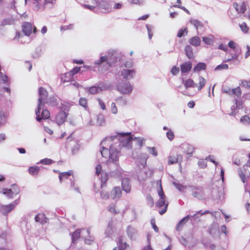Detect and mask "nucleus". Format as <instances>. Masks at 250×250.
I'll use <instances>...</instances> for the list:
<instances>
[{"instance_id": "13", "label": "nucleus", "mask_w": 250, "mask_h": 250, "mask_svg": "<svg viewBox=\"0 0 250 250\" xmlns=\"http://www.w3.org/2000/svg\"><path fill=\"white\" fill-rule=\"evenodd\" d=\"M183 159L182 155L179 154H172L168 157V164L169 165L181 162Z\"/></svg>"}, {"instance_id": "40", "label": "nucleus", "mask_w": 250, "mask_h": 250, "mask_svg": "<svg viewBox=\"0 0 250 250\" xmlns=\"http://www.w3.org/2000/svg\"><path fill=\"white\" fill-rule=\"evenodd\" d=\"M53 163H54V161L49 158H44L40 161V163L44 165H50Z\"/></svg>"}, {"instance_id": "32", "label": "nucleus", "mask_w": 250, "mask_h": 250, "mask_svg": "<svg viewBox=\"0 0 250 250\" xmlns=\"http://www.w3.org/2000/svg\"><path fill=\"white\" fill-rule=\"evenodd\" d=\"M39 171V167L36 166L30 167L28 169L29 173L32 175H37Z\"/></svg>"}, {"instance_id": "54", "label": "nucleus", "mask_w": 250, "mask_h": 250, "mask_svg": "<svg viewBox=\"0 0 250 250\" xmlns=\"http://www.w3.org/2000/svg\"><path fill=\"white\" fill-rule=\"evenodd\" d=\"M229 68V66L227 64H222L218 65L216 68L215 70H221V69H227Z\"/></svg>"}, {"instance_id": "34", "label": "nucleus", "mask_w": 250, "mask_h": 250, "mask_svg": "<svg viewBox=\"0 0 250 250\" xmlns=\"http://www.w3.org/2000/svg\"><path fill=\"white\" fill-rule=\"evenodd\" d=\"M136 232L135 229L131 226H129L126 229V233L129 237L131 238Z\"/></svg>"}, {"instance_id": "15", "label": "nucleus", "mask_w": 250, "mask_h": 250, "mask_svg": "<svg viewBox=\"0 0 250 250\" xmlns=\"http://www.w3.org/2000/svg\"><path fill=\"white\" fill-rule=\"evenodd\" d=\"M33 4L35 9L37 11L44 9L46 4L45 0H34Z\"/></svg>"}, {"instance_id": "53", "label": "nucleus", "mask_w": 250, "mask_h": 250, "mask_svg": "<svg viewBox=\"0 0 250 250\" xmlns=\"http://www.w3.org/2000/svg\"><path fill=\"white\" fill-rule=\"evenodd\" d=\"M97 101L98 102L101 109L103 110H106V106L104 103L100 98H98Z\"/></svg>"}, {"instance_id": "64", "label": "nucleus", "mask_w": 250, "mask_h": 250, "mask_svg": "<svg viewBox=\"0 0 250 250\" xmlns=\"http://www.w3.org/2000/svg\"><path fill=\"white\" fill-rule=\"evenodd\" d=\"M245 208L247 212L250 214V203L247 202L245 205Z\"/></svg>"}, {"instance_id": "60", "label": "nucleus", "mask_w": 250, "mask_h": 250, "mask_svg": "<svg viewBox=\"0 0 250 250\" xmlns=\"http://www.w3.org/2000/svg\"><path fill=\"white\" fill-rule=\"evenodd\" d=\"M238 55L237 54H234L231 58L227 59L225 62H229L231 61L236 60L238 59Z\"/></svg>"}, {"instance_id": "1", "label": "nucleus", "mask_w": 250, "mask_h": 250, "mask_svg": "<svg viewBox=\"0 0 250 250\" xmlns=\"http://www.w3.org/2000/svg\"><path fill=\"white\" fill-rule=\"evenodd\" d=\"M118 134L121 136L120 140L121 145L123 146L130 147L131 146V141L133 140L131 132L120 133Z\"/></svg>"}, {"instance_id": "5", "label": "nucleus", "mask_w": 250, "mask_h": 250, "mask_svg": "<svg viewBox=\"0 0 250 250\" xmlns=\"http://www.w3.org/2000/svg\"><path fill=\"white\" fill-rule=\"evenodd\" d=\"M22 31L26 36H30L33 31V33H36L37 31V28L33 27L32 24L30 22H24L22 25Z\"/></svg>"}, {"instance_id": "36", "label": "nucleus", "mask_w": 250, "mask_h": 250, "mask_svg": "<svg viewBox=\"0 0 250 250\" xmlns=\"http://www.w3.org/2000/svg\"><path fill=\"white\" fill-rule=\"evenodd\" d=\"M188 30L187 28L180 29L177 33V37L181 38L183 36H185L188 34Z\"/></svg>"}, {"instance_id": "59", "label": "nucleus", "mask_w": 250, "mask_h": 250, "mask_svg": "<svg viewBox=\"0 0 250 250\" xmlns=\"http://www.w3.org/2000/svg\"><path fill=\"white\" fill-rule=\"evenodd\" d=\"M124 66L126 68H131L133 66V62H132V61H131V60L126 61L124 63Z\"/></svg>"}, {"instance_id": "51", "label": "nucleus", "mask_w": 250, "mask_h": 250, "mask_svg": "<svg viewBox=\"0 0 250 250\" xmlns=\"http://www.w3.org/2000/svg\"><path fill=\"white\" fill-rule=\"evenodd\" d=\"M111 111L114 114H116L118 112V109L115 103H112L111 104Z\"/></svg>"}, {"instance_id": "48", "label": "nucleus", "mask_w": 250, "mask_h": 250, "mask_svg": "<svg viewBox=\"0 0 250 250\" xmlns=\"http://www.w3.org/2000/svg\"><path fill=\"white\" fill-rule=\"evenodd\" d=\"M241 85L246 88H250V81L242 80Z\"/></svg>"}, {"instance_id": "42", "label": "nucleus", "mask_w": 250, "mask_h": 250, "mask_svg": "<svg viewBox=\"0 0 250 250\" xmlns=\"http://www.w3.org/2000/svg\"><path fill=\"white\" fill-rule=\"evenodd\" d=\"M239 26L243 32L244 33H247L248 32L249 28L246 22H243L242 24L239 25Z\"/></svg>"}, {"instance_id": "46", "label": "nucleus", "mask_w": 250, "mask_h": 250, "mask_svg": "<svg viewBox=\"0 0 250 250\" xmlns=\"http://www.w3.org/2000/svg\"><path fill=\"white\" fill-rule=\"evenodd\" d=\"M158 194L159 196H160V197H161V198L162 197H166V196L165 195V194H164V191L163 189L161 181H160L159 188L158 189Z\"/></svg>"}, {"instance_id": "28", "label": "nucleus", "mask_w": 250, "mask_h": 250, "mask_svg": "<svg viewBox=\"0 0 250 250\" xmlns=\"http://www.w3.org/2000/svg\"><path fill=\"white\" fill-rule=\"evenodd\" d=\"M189 43L192 45L197 46L200 44L201 40L198 37L195 36L189 40Z\"/></svg>"}, {"instance_id": "25", "label": "nucleus", "mask_w": 250, "mask_h": 250, "mask_svg": "<svg viewBox=\"0 0 250 250\" xmlns=\"http://www.w3.org/2000/svg\"><path fill=\"white\" fill-rule=\"evenodd\" d=\"M188 219L189 217L188 216H187L183 218L181 220H180L176 226V230L178 231H180L184 226L186 222L188 220Z\"/></svg>"}, {"instance_id": "26", "label": "nucleus", "mask_w": 250, "mask_h": 250, "mask_svg": "<svg viewBox=\"0 0 250 250\" xmlns=\"http://www.w3.org/2000/svg\"><path fill=\"white\" fill-rule=\"evenodd\" d=\"M73 175L72 171L61 172L59 175V180L62 182L63 180L67 179L69 177Z\"/></svg>"}, {"instance_id": "61", "label": "nucleus", "mask_w": 250, "mask_h": 250, "mask_svg": "<svg viewBox=\"0 0 250 250\" xmlns=\"http://www.w3.org/2000/svg\"><path fill=\"white\" fill-rule=\"evenodd\" d=\"M102 167L100 164L97 165L96 167V173L97 175H99L102 172Z\"/></svg>"}, {"instance_id": "21", "label": "nucleus", "mask_w": 250, "mask_h": 250, "mask_svg": "<svg viewBox=\"0 0 250 250\" xmlns=\"http://www.w3.org/2000/svg\"><path fill=\"white\" fill-rule=\"evenodd\" d=\"M183 84L186 89L189 88H194L197 84L194 83L193 80L188 79L183 82Z\"/></svg>"}, {"instance_id": "7", "label": "nucleus", "mask_w": 250, "mask_h": 250, "mask_svg": "<svg viewBox=\"0 0 250 250\" xmlns=\"http://www.w3.org/2000/svg\"><path fill=\"white\" fill-rule=\"evenodd\" d=\"M250 167V161L248 160L246 164L243 168H240L238 170V173L243 183L247 182L246 174H247L248 169L247 167Z\"/></svg>"}, {"instance_id": "35", "label": "nucleus", "mask_w": 250, "mask_h": 250, "mask_svg": "<svg viewBox=\"0 0 250 250\" xmlns=\"http://www.w3.org/2000/svg\"><path fill=\"white\" fill-rule=\"evenodd\" d=\"M81 236V230L80 229H77L75 231H74L72 235V241L73 243H74L75 241H77L78 239L80 238Z\"/></svg>"}, {"instance_id": "20", "label": "nucleus", "mask_w": 250, "mask_h": 250, "mask_svg": "<svg viewBox=\"0 0 250 250\" xmlns=\"http://www.w3.org/2000/svg\"><path fill=\"white\" fill-rule=\"evenodd\" d=\"M108 211L112 215H116L120 212V210L117 208L115 203L110 204L107 207Z\"/></svg>"}, {"instance_id": "18", "label": "nucleus", "mask_w": 250, "mask_h": 250, "mask_svg": "<svg viewBox=\"0 0 250 250\" xmlns=\"http://www.w3.org/2000/svg\"><path fill=\"white\" fill-rule=\"evenodd\" d=\"M192 68V63L190 62H186L181 65V71L185 73L189 72Z\"/></svg>"}, {"instance_id": "49", "label": "nucleus", "mask_w": 250, "mask_h": 250, "mask_svg": "<svg viewBox=\"0 0 250 250\" xmlns=\"http://www.w3.org/2000/svg\"><path fill=\"white\" fill-rule=\"evenodd\" d=\"M187 153L188 154V155H192L193 151H194V147L190 145H187Z\"/></svg>"}, {"instance_id": "58", "label": "nucleus", "mask_w": 250, "mask_h": 250, "mask_svg": "<svg viewBox=\"0 0 250 250\" xmlns=\"http://www.w3.org/2000/svg\"><path fill=\"white\" fill-rule=\"evenodd\" d=\"M179 68L175 66H173L171 70V72L173 75L177 74L179 73Z\"/></svg>"}, {"instance_id": "39", "label": "nucleus", "mask_w": 250, "mask_h": 250, "mask_svg": "<svg viewBox=\"0 0 250 250\" xmlns=\"http://www.w3.org/2000/svg\"><path fill=\"white\" fill-rule=\"evenodd\" d=\"M101 197L103 199L107 200L110 197V193L104 190H102L100 192Z\"/></svg>"}, {"instance_id": "37", "label": "nucleus", "mask_w": 250, "mask_h": 250, "mask_svg": "<svg viewBox=\"0 0 250 250\" xmlns=\"http://www.w3.org/2000/svg\"><path fill=\"white\" fill-rule=\"evenodd\" d=\"M100 90V88L98 86H92L87 88L88 91L91 94H95L98 93Z\"/></svg>"}, {"instance_id": "22", "label": "nucleus", "mask_w": 250, "mask_h": 250, "mask_svg": "<svg viewBox=\"0 0 250 250\" xmlns=\"http://www.w3.org/2000/svg\"><path fill=\"white\" fill-rule=\"evenodd\" d=\"M108 179V175L106 172H102L101 176V188H104L106 185V182Z\"/></svg>"}, {"instance_id": "11", "label": "nucleus", "mask_w": 250, "mask_h": 250, "mask_svg": "<svg viewBox=\"0 0 250 250\" xmlns=\"http://www.w3.org/2000/svg\"><path fill=\"white\" fill-rule=\"evenodd\" d=\"M122 191L119 187L113 188L110 192V197L113 200L120 199L122 197Z\"/></svg>"}, {"instance_id": "30", "label": "nucleus", "mask_w": 250, "mask_h": 250, "mask_svg": "<svg viewBox=\"0 0 250 250\" xmlns=\"http://www.w3.org/2000/svg\"><path fill=\"white\" fill-rule=\"evenodd\" d=\"M82 67H78L76 66L74 68H73L68 73H69V76H71L73 75H74L76 74L77 73H78L80 70L81 68ZM83 68H85L86 69H87L89 68V66H86L85 65H84Z\"/></svg>"}, {"instance_id": "3", "label": "nucleus", "mask_w": 250, "mask_h": 250, "mask_svg": "<svg viewBox=\"0 0 250 250\" xmlns=\"http://www.w3.org/2000/svg\"><path fill=\"white\" fill-rule=\"evenodd\" d=\"M101 153L103 157L107 158L109 157V160L112 162H116L118 160L117 152L111 153L110 150L103 146L102 149L101 150Z\"/></svg>"}, {"instance_id": "2", "label": "nucleus", "mask_w": 250, "mask_h": 250, "mask_svg": "<svg viewBox=\"0 0 250 250\" xmlns=\"http://www.w3.org/2000/svg\"><path fill=\"white\" fill-rule=\"evenodd\" d=\"M39 110H41L44 107L45 103H46L45 101L48 97V92L45 88L40 87L39 88Z\"/></svg>"}, {"instance_id": "14", "label": "nucleus", "mask_w": 250, "mask_h": 250, "mask_svg": "<svg viewBox=\"0 0 250 250\" xmlns=\"http://www.w3.org/2000/svg\"><path fill=\"white\" fill-rule=\"evenodd\" d=\"M66 117V113L64 111H61L56 116V121L59 125H61L65 122Z\"/></svg>"}, {"instance_id": "6", "label": "nucleus", "mask_w": 250, "mask_h": 250, "mask_svg": "<svg viewBox=\"0 0 250 250\" xmlns=\"http://www.w3.org/2000/svg\"><path fill=\"white\" fill-rule=\"evenodd\" d=\"M118 250H131L129 245L125 241L123 236H120L117 242Z\"/></svg>"}, {"instance_id": "24", "label": "nucleus", "mask_w": 250, "mask_h": 250, "mask_svg": "<svg viewBox=\"0 0 250 250\" xmlns=\"http://www.w3.org/2000/svg\"><path fill=\"white\" fill-rule=\"evenodd\" d=\"M206 64L204 62H199L193 68V71L194 72H200L206 69Z\"/></svg>"}, {"instance_id": "33", "label": "nucleus", "mask_w": 250, "mask_h": 250, "mask_svg": "<svg viewBox=\"0 0 250 250\" xmlns=\"http://www.w3.org/2000/svg\"><path fill=\"white\" fill-rule=\"evenodd\" d=\"M231 91V95H234L235 96H236L237 98H239L241 96L242 91H241V89L239 86H237L234 88L232 89Z\"/></svg>"}, {"instance_id": "17", "label": "nucleus", "mask_w": 250, "mask_h": 250, "mask_svg": "<svg viewBox=\"0 0 250 250\" xmlns=\"http://www.w3.org/2000/svg\"><path fill=\"white\" fill-rule=\"evenodd\" d=\"M122 186L123 189L128 193L130 191L131 187L129 184V180L128 178H124L122 181Z\"/></svg>"}, {"instance_id": "29", "label": "nucleus", "mask_w": 250, "mask_h": 250, "mask_svg": "<svg viewBox=\"0 0 250 250\" xmlns=\"http://www.w3.org/2000/svg\"><path fill=\"white\" fill-rule=\"evenodd\" d=\"M206 83V80L202 76L199 78L198 84L196 85L198 88V90L200 91L204 87Z\"/></svg>"}, {"instance_id": "27", "label": "nucleus", "mask_w": 250, "mask_h": 250, "mask_svg": "<svg viewBox=\"0 0 250 250\" xmlns=\"http://www.w3.org/2000/svg\"><path fill=\"white\" fill-rule=\"evenodd\" d=\"M185 52L187 56L188 59H192L194 57V54L192 51V48L190 45H187L185 47Z\"/></svg>"}, {"instance_id": "62", "label": "nucleus", "mask_w": 250, "mask_h": 250, "mask_svg": "<svg viewBox=\"0 0 250 250\" xmlns=\"http://www.w3.org/2000/svg\"><path fill=\"white\" fill-rule=\"evenodd\" d=\"M101 8L105 10H108L109 9V5L106 2H103L101 4Z\"/></svg>"}, {"instance_id": "4", "label": "nucleus", "mask_w": 250, "mask_h": 250, "mask_svg": "<svg viewBox=\"0 0 250 250\" xmlns=\"http://www.w3.org/2000/svg\"><path fill=\"white\" fill-rule=\"evenodd\" d=\"M117 89L124 94L130 93L132 91V87L128 83H121L117 85Z\"/></svg>"}, {"instance_id": "23", "label": "nucleus", "mask_w": 250, "mask_h": 250, "mask_svg": "<svg viewBox=\"0 0 250 250\" xmlns=\"http://www.w3.org/2000/svg\"><path fill=\"white\" fill-rule=\"evenodd\" d=\"M36 222H39L42 224L47 222V218L43 213H39L35 217Z\"/></svg>"}, {"instance_id": "8", "label": "nucleus", "mask_w": 250, "mask_h": 250, "mask_svg": "<svg viewBox=\"0 0 250 250\" xmlns=\"http://www.w3.org/2000/svg\"><path fill=\"white\" fill-rule=\"evenodd\" d=\"M166 197H160L159 200L156 203V206L158 208H161L164 206L163 209L159 211V213L161 215L164 214L167 210L168 204L166 203Z\"/></svg>"}, {"instance_id": "44", "label": "nucleus", "mask_w": 250, "mask_h": 250, "mask_svg": "<svg viewBox=\"0 0 250 250\" xmlns=\"http://www.w3.org/2000/svg\"><path fill=\"white\" fill-rule=\"evenodd\" d=\"M108 60V57L107 56H102L99 60H98L95 62L96 65H101L103 62H106Z\"/></svg>"}, {"instance_id": "63", "label": "nucleus", "mask_w": 250, "mask_h": 250, "mask_svg": "<svg viewBox=\"0 0 250 250\" xmlns=\"http://www.w3.org/2000/svg\"><path fill=\"white\" fill-rule=\"evenodd\" d=\"M218 48L219 49L222 50L224 51H228V46L226 44L221 43L218 47Z\"/></svg>"}, {"instance_id": "9", "label": "nucleus", "mask_w": 250, "mask_h": 250, "mask_svg": "<svg viewBox=\"0 0 250 250\" xmlns=\"http://www.w3.org/2000/svg\"><path fill=\"white\" fill-rule=\"evenodd\" d=\"M40 111L38 105V110L36 111V120L40 122L42 119H47L50 117V113L48 110L43 109L42 112L41 117L40 116Z\"/></svg>"}, {"instance_id": "41", "label": "nucleus", "mask_w": 250, "mask_h": 250, "mask_svg": "<svg viewBox=\"0 0 250 250\" xmlns=\"http://www.w3.org/2000/svg\"><path fill=\"white\" fill-rule=\"evenodd\" d=\"M134 140L136 141L137 144L139 147H142L144 143L146 141V140L144 138L140 137H135L134 138Z\"/></svg>"}, {"instance_id": "47", "label": "nucleus", "mask_w": 250, "mask_h": 250, "mask_svg": "<svg viewBox=\"0 0 250 250\" xmlns=\"http://www.w3.org/2000/svg\"><path fill=\"white\" fill-rule=\"evenodd\" d=\"M228 46L231 49H233L234 51L236 50L237 44L232 41H230L229 42Z\"/></svg>"}, {"instance_id": "56", "label": "nucleus", "mask_w": 250, "mask_h": 250, "mask_svg": "<svg viewBox=\"0 0 250 250\" xmlns=\"http://www.w3.org/2000/svg\"><path fill=\"white\" fill-rule=\"evenodd\" d=\"M150 223H151L152 227L153 229H154V230H155V231L156 232H159V228L157 227V226H156V225L155 224V220L152 219L151 220Z\"/></svg>"}, {"instance_id": "52", "label": "nucleus", "mask_w": 250, "mask_h": 250, "mask_svg": "<svg viewBox=\"0 0 250 250\" xmlns=\"http://www.w3.org/2000/svg\"><path fill=\"white\" fill-rule=\"evenodd\" d=\"M167 136L170 141H172L174 138V134L171 130H169L167 133Z\"/></svg>"}, {"instance_id": "16", "label": "nucleus", "mask_w": 250, "mask_h": 250, "mask_svg": "<svg viewBox=\"0 0 250 250\" xmlns=\"http://www.w3.org/2000/svg\"><path fill=\"white\" fill-rule=\"evenodd\" d=\"M135 73L134 69H123L121 74L125 79L127 80L133 77V76Z\"/></svg>"}, {"instance_id": "45", "label": "nucleus", "mask_w": 250, "mask_h": 250, "mask_svg": "<svg viewBox=\"0 0 250 250\" xmlns=\"http://www.w3.org/2000/svg\"><path fill=\"white\" fill-rule=\"evenodd\" d=\"M147 149H148L149 153L154 156H157L158 155L157 151L155 147H147Z\"/></svg>"}, {"instance_id": "38", "label": "nucleus", "mask_w": 250, "mask_h": 250, "mask_svg": "<svg viewBox=\"0 0 250 250\" xmlns=\"http://www.w3.org/2000/svg\"><path fill=\"white\" fill-rule=\"evenodd\" d=\"M240 122L245 125H250V118L247 115L243 116L240 119Z\"/></svg>"}, {"instance_id": "50", "label": "nucleus", "mask_w": 250, "mask_h": 250, "mask_svg": "<svg viewBox=\"0 0 250 250\" xmlns=\"http://www.w3.org/2000/svg\"><path fill=\"white\" fill-rule=\"evenodd\" d=\"M13 22V20L11 19H4L1 22V25L5 26L11 25Z\"/></svg>"}, {"instance_id": "43", "label": "nucleus", "mask_w": 250, "mask_h": 250, "mask_svg": "<svg viewBox=\"0 0 250 250\" xmlns=\"http://www.w3.org/2000/svg\"><path fill=\"white\" fill-rule=\"evenodd\" d=\"M71 76H69V73H65L64 74L62 75L61 76V80L62 83H65V82L70 81Z\"/></svg>"}, {"instance_id": "31", "label": "nucleus", "mask_w": 250, "mask_h": 250, "mask_svg": "<svg viewBox=\"0 0 250 250\" xmlns=\"http://www.w3.org/2000/svg\"><path fill=\"white\" fill-rule=\"evenodd\" d=\"M79 104L83 106L85 110L88 109L87 99L86 98L81 97L79 101Z\"/></svg>"}, {"instance_id": "19", "label": "nucleus", "mask_w": 250, "mask_h": 250, "mask_svg": "<svg viewBox=\"0 0 250 250\" xmlns=\"http://www.w3.org/2000/svg\"><path fill=\"white\" fill-rule=\"evenodd\" d=\"M233 6L238 13H244L246 10V4L244 2H242L240 6L237 3L234 2Z\"/></svg>"}, {"instance_id": "57", "label": "nucleus", "mask_w": 250, "mask_h": 250, "mask_svg": "<svg viewBox=\"0 0 250 250\" xmlns=\"http://www.w3.org/2000/svg\"><path fill=\"white\" fill-rule=\"evenodd\" d=\"M191 23L195 26L196 29L198 27L202 26L201 22L197 20H193Z\"/></svg>"}, {"instance_id": "10", "label": "nucleus", "mask_w": 250, "mask_h": 250, "mask_svg": "<svg viewBox=\"0 0 250 250\" xmlns=\"http://www.w3.org/2000/svg\"><path fill=\"white\" fill-rule=\"evenodd\" d=\"M12 188V189H3V194L7 195L9 198H13L14 196L16 195L17 194L19 193V189L16 187L15 186H13Z\"/></svg>"}, {"instance_id": "55", "label": "nucleus", "mask_w": 250, "mask_h": 250, "mask_svg": "<svg viewBox=\"0 0 250 250\" xmlns=\"http://www.w3.org/2000/svg\"><path fill=\"white\" fill-rule=\"evenodd\" d=\"M203 41L205 43L208 44H211L213 43V41L212 39L208 37H203Z\"/></svg>"}, {"instance_id": "12", "label": "nucleus", "mask_w": 250, "mask_h": 250, "mask_svg": "<svg viewBox=\"0 0 250 250\" xmlns=\"http://www.w3.org/2000/svg\"><path fill=\"white\" fill-rule=\"evenodd\" d=\"M192 195L195 198L202 199L204 198V192L201 188L193 187L192 189Z\"/></svg>"}]
</instances>
